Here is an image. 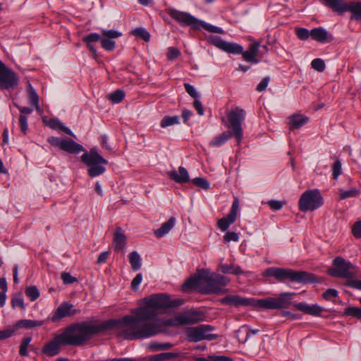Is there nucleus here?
<instances>
[{
    "label": "nucleus",
    "mask_w": 361,
    "mask_h": 361,
    "mask_svg": "<svg viewBox=\"0 0 361 361\" xmlns=\"http://www.w3.org/2000/svg\"><path fill=\"white\" fill-rule=\"evenodd\" d=\"M47 125L52 129H59L71 136H74L71 130L57 119H50Z\"/></svg>",
    "instance_id": "obj_31"
},
{
    "label": "nucleus",
    "mask_w": 361,
    "mask_h": 361,
    "mask_svg": "<svg viewBox=\"0 0 361 361\" xmlns=\"http://www.w3.org/2000/svg\"><path fill=\"white\" fill-rule=\"evenodd\" d=\"M171 345L169 344H158L155 343H151L149 345V348L152 350H164L168 348Z\"/></svg>",
    "instance_id": "obj_61"
},
{
    "label": "nucleus",
    "mask_w": 361,
    "mask_h": 361,
    "mask_svg": "<svg viewBox=\"0 0 361 361\" xmlns=\"http://www.w3.org/2000/svg\"><path fill=\"white\" fill-rule=\"evenodd\" d=\"M312 68L319 72H322L325 69L324 61L321 59H315L311 62Z\"/></svg>",
    "instance_id": "obj_43"
},
{
    "label": "nucleus",
    "mask_w": 361,
    "mask_h": 361,
    "mask_svg": "<svg viewBox=\"0 0 361 361\" xmlns=\"http://www.w3.org/2000/svg\"><path fill=\"white\" fill-rule=\"evenodd\" d=\"M32 341V336H26L23 337L21 340V343L19 348V354L21 356H27V348L30 345V342Z\"/></svg>",
    "instance_id": "obj_36"
},
{
    "label": "nucleus",
    "mask_w": 361,
    "mask_h": 361,
    "mask_svg": "<svg viewBox=\"0 0 361 361\" xmlns=\"http://www.w3.org/2000/svg\"><path fill=\"white\" fill-rule=\"evenodd\" d=\"M323 204V197L317 189L304 192L299 200L298 206L302 212L314 211Z\"/></svg>",
    "instance_id": "obj_7"
},
{
    "label": "nucleus",
    "mask_w": 361,
    "mask_h": 361,
    "mask_svg": "<svg viewBox=\"0 0 361 361\" xmlns=\"http://www.w3.org/2000/svg\"><path fill=\"white\" fill-rule=\"evenodd\" d=\"M281 314L283 317H286L292 320L297 319L300 317L298 314H293L289 311H283Z\"/></svg>",
    "instance_id": "obj_63"
},
{
    "label": "nucleus",
    "mask_w": 361,
    "mask_h": 361,
    "mask_svg": "<svg viewBox=\"0 0 361 361\" xmlns=\"http://www.w3.org/2000/svg\"><path fill=\"white\" fill-rule=\"evenodd\" d=\"M102 33L101 44L102 48L106 51H113L116 45L114 39L121 37V32L115 30H102Z\"/></svg>",
    "instance_id": "obj_14"
},
{
    "label": "nucleus",
    "mask_w": 361,
    "mask_h": 361,
    "mask_svg": "<svg viewBox=\"0 0 361 361\" xmlns=\"http://www.w3.org/2000/svg\"><path fill=\"white\" fill-rule=\"evenodd\" d=\"M269 207L274 210H279L283 207V202L279 200H269L268 202Z\"/></svg>",
    "instance_id": "obj_59"
},
{
    "label": "nucleus",
    "mask_w": 361,
    "mask_h": 361,
    "mask_svg": "<svg viewBox=\"0 0 361 361\" xmlns=\"http://www.w3.org/2000/svg\"><path fill=\"white\" fill-rule=\"evenodd\" d=\"M44 322L31 319H21L18 321L13 326L15 331L18 329H31L42 326Z\"/></svg>",
    "instance_id": "obj_26"
},
{
    "label": "nucleus",
    "mask_w": 361,
    "mask_h": 361,
    "mask_svg": "<svg viewBox=\"0 0 361 361\" xmlns=\"http://www.w3.org/2000/svg\"><path fill=\"white\" fill-rule=\"evenodd\" d=\"M192 183L196 186L204 190H208L210 187L209 183L204 178L197 177L192 180Z\"/></svg>",
    "instance_id": "obj_42"
},
{
    "label": "nucleus",
    "mask_w": 361,
    "mask_h": 361,
    "mask_svg": "<svg viewBox=\"0 0 361 361\" xmlns=\"http://www.w3.org/2000/svg\"><path fill=\"white\" fill-rule=\"evenodd\" d=\"M81 161L88 166L87 174L92 177L99 176L106 171V159L102 157L96 148H92L80 157Z\"/></svg>",
    "instance_id": "obj_6"
},
{
    "label": "nucleus",
    "mask_w": 361,
    "mask_h": 361,
    "mask_svg": "<svg viewBox=\"0 0 361 361\" xmlns=\"http://www.w3.org/2000/svg\"><path fill=\"white\" fill-rule=\"evenodd\" d=\"M167 13L173 20L184 26H190L195 29L197 27V23H199V20L190 13L175 8H169Z\"/></svg>",
    "instance_id": "obj_12"
},
{
    "label": "nucleus",
    "mask_w": 361,
    "mask_h": 361,
    "mask_svg": "<svg viewBox=\"0 0 361 361\" xmlns=\"http://www.w3.org/2000/svg\"><path fill=\"white\" fill-rule=\"evenodd\" d=\"M125 97V93L121 90H117L109 95V99L114 104L121 102Z\"/></svg>",
    "instance_id": "obj_40"
},
{
    "label": "nucleus",
    "mask_w": 361,
    "mask_h": 361,
    "mask_svg": "<svg viewBox=\"0 0 361 361\" xmlns=\"http://www.w3.org/2000/svg\"><path fill=\"white\" fill-rule=\"evenodd\" d=\"M214 328L210 325H200L186 329L187 339L190 342H198L203 340L212 341L218 338L217 334H212Z\"/></svg>",
    "instance_id": "obj_8"
},
{
    "label": "nucleus",
    "mask_w": 361,
    "mask_h": 361,
    "mask_svg": "<svg viewBox=\"0 0 361 361\" xmlns=\"http://www.w3.org/2000/svg\"><path fill=\"white\" fill-rule=\"evenodd\" d=\"M269 82V77L264 78L262 80V81L257 86L256 90L258 92H262V91L265 90L268 86Z\"/></svg>",
    "instance_id": "obj_58"
},
{
    "label": "nucleus",
    "mask_w": 361,
    "mask_h": 361,
    "mask_svg": "<svg viewBox=\"0 0 361 361\" xmlns=\"http://www.w3.org/2000/svg\"><path fill=\"white\" fill-rule=\"evenodd\" d=\"M252 306L260 307L265 310L276 309L275 298L268 297L264 299H252Z\"/></svg>",
    "instance_id": "obj_25"
},
{
    "label": "nucleus",
    "mask_w": 361,
    "mask_h": 361,
    "mask_svg": "<svg viewBox=\"0 0 361 361\" xmlns=\"http://www.w3.org/2000/svg\"><path fill=\"white\" fill-rule=\"evenodd\" d=\"M227 116L232 128L233 135L239 144L243 138L241 126L245 117V111L240 107H234L227 113Z\"/></svg>",
    "instance_id": "obj_9"
},
{
    "label": "nucleus",
    "mask_w": 361,
    "mask_h": 361,
    "mask_svg": "<svg viewBox=\"0 0 361 361\" xmlns=\"http://www.w3.org/2000/svg\"><path fill=\"white\" fill-rule=\"evenodd\" d=\"M129 261L134 271L139 270L141 268V258L137 252L133 251L129 255Z\"/></svg>",
    "instance_id": "obj_34"
},
{
    "label": "nucleus",
    "mask_w": 361,
    "mask_h": 361,
    "mask_svg": "<svg viewBox=\"0 0 361 361\" xmlns=\"http://www.w3.org/2000/svg\"><path fill=\"white\" fill-rule=\"evenodd\" d=\"M169 177L178 183H187L190 180L188 171L183 166L178 167V171H171L167 173Z\"/></svg>",
    "instance_id": "obj_20"
},
{
    "label": "nucleus",
    "mask_w": 361,
    "mask_h": 361,
    "mask_svg": "<svg viewBox=\"0 0 361 361\" xmlns=\"http://www.w3.org/2000/svg\"><path fill=\"white\" fill-rule=\"evenodd\" d=\"M180 55V51L176 47H171L168 49L167 58L170 61H173Z\"/></svg>",
    "instance_id": "obj_45"
},
{
    "label": "nucleus",
    "mask_w": 361,
    "mask_h": 361,
    "mask_svg": "<svg viewBox=\"0 0 361 361\" xmlns=\"http://www.w3.org/2000/svg\"><path fill=\"white\" fill-rule=\"evenodd\" d=\"M47 141L51 145L61 149L63 139L57 137H50L47 139Z\"/></svg>",
    "instance_id": "obj_55"
},
{
    "label": "nucleus",
    "mask_w": 361,
    "mask_h": 361,
    "mask_svg": "<svg viewBox=\"0 0 361 361\" xmlns=\"http://www.w3.org/2000/svg\"><path fill=\"white\" fill-rule=\"evenodd\" d=\"M295 293H282L275 298L276 309H286L289 307Z\"/></svg>",
    "instance_id": "obj_21"
},
{
    "label": "nucleus",
    "mask_w": 361,
    "mask_h": 361,
    "mask_svg": "<svg viewBox=\"0 0 361 361\" xmlns=\"http://www.w3.org/2000/svg\"><path fill=\"white\" fill-rule=\"evenodd\" d=\"M184 87H185V91L192 97L196 99L198 97V94H197L195 88L192 85H191L188 83H185Z\"/></svg>",
    "instance_id": "obj_57"
},
{
    "label": "nucleus",
    "mask_w": 361,
    "mask_h": 361,
    "mask_svg": "<svg viewBox=\"0 0 361 361\" xmlns=\"http://www.w3.org/2000/svg\"><path fill=\"white\" fill-rule=\"evenodd\" d=\"M142 281V274H137L136 276L133 279L131 282V288L133 290H137L138 286L141 283Z\"/></svg>",
    "instance_id": "obj_54"
},
{
    "label": "nucleus",
    "mask_w": 361,
    "mask_h": 361,
    "mask_svg": "<svg viewBox=\"0 0 361 361\" xmlns=\"http://www.w3.org/2000/svg\"><path fill=\"white\" fill-rule=\"evenodd\" d=\"M101 39H102V37L99 34L91 33L90 35L85 36L82 38V40L84 42H87V44H91L92 42H95L99 40L101 41Z\"/></svg>",
    "instance_id": "obj_47"
},
{
    "label": "nucleus",
    "mask_w": 361,
    "mask_h": 361,
    "mask_svg": "<svg viewBox=\"0 0 361 361\" xmlns=\"http://www.w3.org/2000/svg\"><path fill=\"white\" fill-rule=\"evenodd\" d=\"M131 316L122 319H110L99 324L88 322H75L61 329L59 334L66 345L80 346L85 344L94 334L112 329L120 330L125 338L134 340L132 331Z\"/></svg>",
    "instance_id": "obj_2"
},
{
    "label": "nucleus",
    "mask_w": 361,
    "mask_h": 361,
    "mask_svg": "<svg viewBox=\"0 0 361 361\" xmlns=\"http://www.w3.org/2000/svg\"><path fill=\"white\" fill-rule=\"evenodd\" d=\"M108 256H109L108 252H103L100 253V255H99L98 259H97V263L101 264V263L106 262V259L108 258Z\"/></svg>",
    "instance_id": "obj_64"
},
{
    "label": "nucleus",
    "mask_w": 361,
    "mask_h": 361,
    "mask_svg": "<svg viewBox=\"0 0 361 361\" xmlns=\"http://www.w3.org/2000/svg\"><path fill=\"white\" fill-rule=\"evenodd\" d=\"M207 41L209 44L227 53L242 54L243 59L247 62L252 63H257L259 62L257 59V56L258 54L260 44L257 42L250 44L248 49L243 51V47L241 45L236 43L226 42L217 36L210 35L207 37Z\"/></svg>",
    "instance_id": "obj_3"
},
{
    "label": "nucleus",
    "mask_w": 361,
    "mask_h": 361,
    "mask_svg": "<svg viewBox=\"0 0 361 361\" xmlns=\"http://www.w3.org/2000/svg\"><path fill=\"white\" fill-rule=\"evenodd\" d=\"M179 123V118L177 116H164L161 121L160 126L161 128H166L175 124Z\"/></svg>",
    "instance_id": "obj_37"
},
{
    "label": "nucleus",
    "mask_w": 361,
    "mask_h": 361,
    "mask_svg": "<svg viewBox=\"0 0 361 361\" xmlns=\"http://www.w3.org/2000/svg\"><path fill=\"white\" fill-rule=\"evenodd\" d=\"M19 124H20L21 131L23 133L24 135H25L27 133V118L26 116L20 114Z\"/></svg>",
    "instance_id": "obj_50"
},
{
    "label": "nucleus",
    "mask_w": 361,
    "mask_h": 361,
    "mask_svg": "<svg viewBox=\"0 0 361 361\" xmlns=\"http://www.w3.org/2000/svg\"><path fill=\"white\" fill-rule=\"evenodd\" d=\"M202 269H198L197 273L188 279L182 286V290L184 292H188L191 290L197 288L201 283H204L200 272Z\"/></svg>",
    "instance_id": "obj_19"
},
{
    "label": "nucleus",
    "mask_w": 361,
    "mask_h": 361,
    "mask_svg": "<svg viewBox=\"0 0 361 361\" xmlns=\"http://www.w3.org/2000/svg\"><path fill=\"white\" fill-rule=\"evenodd\" d=\"M297 37L302 40L307 39L310 36V32L306 28H297L296 29Z\"/></svg>",
    "instance_id": "obj_48"
},
{
    "label": "nucleus",
    "mask_w": 361,
    "mask_h": 361,
    "mask_svg": "<svg viewBox=\"0 0 361 361\" xmlns=\"http://www.w3.org/2000/svg\"><path fill=\"white\" fill-rule=\"evenodd\" d=\"M61 149L72 154H78L85 150L81 145L76 143L71 139H63Z\"/></svg>",
    "instance_id": "obj_24"
},
{
    "label": "nucleus",
    "mask_w": 361,
    "mask_h": 361,
    "mask_svg": "<svg viewBox=\"0 0 361 361\" xmlns=\"http://www.w3.org/2000/svg\"><path fill=\"white\" fill-rule=\"evenodd\" d=\"M18 83V75L0 61V90H14Z\"/></svg>",
    "instance_id": "obj_10"
},
{
    "label": "nucleus",
    "mask_w": 361,
    "mask_h": 361,
    "mask_svg": "<svg viewBox=\"0 0 361 361\" xmlns=\"http://www.w3.org/2000/svg\"><path fill=\"white\" fill-rule=\"evenodd\" d=\"M200 27L205 29L207 31L212 33H219V34H224V31L219 27L212 25L211 24H209L207 23H205L204 21L200 20L199 23H197V27L195 29H200Z\"/></svg>",
    "instance_id": "obj_35"
},
{
    "label": "nucleus",
    "mask_w": 361,
    "mask_h": 361,
    "mask_svg": "<svg viewBox=\"0 0 361 361\" xmlns=\"http://www.w3.org/2000/svg\"><path fill=\"white\" fill-rule=\"evenodd\" d=\"M293 306L297 310L314 317H320L325 311L323 307L317 304L309 305L306 302H295Z\"/></svg>",
    "instance_id": "obj_16"
},
{
    "label": "nucleus",
    "mask_w": 361,
    "mask_h": 361,
    "mask_svg": "<svg viewBox=\"0 0 361 361\" xmlns=\"http://www.w3.org/2000/svg\"><path fill=\"white\" fill-rule=\"evenodd\" d=\"M238 211L239 201L235 198L232 203L228 214L226 217L221 218L218 221V227L221 231H226L229 226L235 222Z\"/></svg>",
    "instance_id": "obj_13"
},
{
    "label": "nucleus",
    "mask_w": 361,
    "mask_h": 361,
    "mask_svg": "<svg viewBox=\"0 0 361 361\" xmlns=\"http://www.w3.org/2000/svg\"><path fill=\"white\" fill-rule=\"evenodd\" d=\"M264 276L274 277L282 281L289 279L292 282L298 283H307L316 282V276L304 271H295L290 269L270 267L264 270Z\"/></svg>",
    "instance_id": "obj_4"
},
{
    "label": "nucleus",
    "mask_w": 361,
    "mask_h": 361,
    "mask_svg": "<svg viewBox=\"0 0 361 361\" xmlns=\"http://www.w3.org/2000/svg\"><path fill=\"white\" fill-rule=\"evenodd\" d=\"M114 247L118 252L121 251L126 245V237L121 228H118L114 233Z\"/></svg>",
    "instance_id": "obj_27"
},
{
    "label": "nucleus",
    "mask_w": 361,
    "mask_h": 361,
    "mask_svg": "<svg viewBox=\"0 0 361 361\" xmlns=\"http://www.w3.org/2000/svg\"><path fill=\"white\" fill-rule=\"evenodd\" d=\"M221 303L234 307L250 306L252 305V299L242 298L238 295H228L221 299Z\"/></svg>",
    "instance_id": "obj_18"
},
{
    "label": "nucleus",
    "mask_w": 361,
    "mask_h": 361,
    "mask_svg": "<svg viewBox=\"0 0 361 361\" xmlns=\"http://www.w3.org/2000/svg\"><path fill=\"white\" fill-rule=\"evenodd\" d=\"M176 223V218L171 217L166 222L164 223L161 227L154 231V235L158 238H161L167 234L174 226Z\"/></svg>",
    "instance_id": "obj_28"
},
{
    "label": "nucleus",
    "mask_w": 361,
    "mask_h": 361,
    "mask_svg": "<svg viewBox=\"0 0 361 361\" xmlns=\"http://www.w3.org/2000/svg\"><path fill=\"white\" fill-rule=\"evenodd\" d=\"M61 279L65 284H71L78 281L75 277L72 276L67 272H64L61 274Z\"/></svg>",
    "instance_id": "obj_51"
},
{
    "label": "nucleus",
    "mask_w": 361,
    "mask_h": 361,
    "mask_svg": "<svg viewBox=\"0 0 361 361\" xmlns=\"http://www.w3.org/2000/svg\"><path fill=\"white\" fill-rule=\"evenodd\" d=\"M310 36L313 39L322 43L332 39L331 36L322 27L312 29L310 31Z\"/></svg>",
    "instance_id": "obj_22"
},
{
    "label": "nucleus",
    "mask_w": 361,
    "mask_h": 361,
    "mask_svg": "<svg viewBox=\"0 0 361 361\" xmlns=\"http://www.w3.org/2000/svg\"><path fill=\"white\" fill-rule=\"evenodd\" d=\"M11 303H12L13 307H19L22 309L25 308L23 299L20 294H19L18 296L13 297L12 298Z\"/></svg>",
    "instance_id": "obj_49"
},
{
    "label": "nucleus",
    "mask_w": 361,
    "mask_h": 361,
    "mask_svg": "<svg viewBox=\"0 0 361 361\" xmlns=\"http://www.w3.org/2000/svg\"><path fill=\"white\" fill-rule=\"evenodd\" d=\"M176 355L172 353H162L157 355H149L145 358L146 361H164L175 357Z\"/></svg>",
    "instance_id": "obj_33"
},
{
    "label": "nucleus",
    "mask_w": 361,
    "mask_h": 361,
    "mask_svg": "<svg viewBox=\"0 0 361 361\" xmlns=\"http://www.w3.org/2000/svg\"><path fill=\"white\" fill-rule=\"evenodd\" d=\"M332 176L334 179H337L341 174V163L339 160H336L332 166Z\"/></svg>",
    "instance_id": "obj_46"
},
{
    "label": "nucleus",
    "mask_w": 361,
    "mask_h": 361,
    "mask_svg": "<svg viewBox=\"0 0 361 361\" xmlns=\"http://www.w3.org/2000/svg\"><path fill=\"white\" fill-rule=\"evenodd\" d=\"M15 334V328L8 326L4 330H0V341L11 338Z\"/></svg>",
    "instance_id": "obj_44"
},
{
    "label": "nucleus",
    "mask_w": 361,
    "mask_h": 361,
    "mask_svg": "<svg viewBox=\"0 0 361 361\" xmlns=\"http://www.w3.org/2000/svg\"><path fill=\"white\" fill-rule=\"evenodd\" d=\"M145 306L137 309L135 317L131 316L132 331L130 335L134 339L148 338L164 331L165 327L195 324L204 319L200 311H188L167 319H154L158 314L170 307L182 305L183 299L171 300L164 293L153 294L143 299Z\"/></svg>",
    "instance_id": "obj_1"
},
{
    "label": "nucleus",
    "mask_w": 361,
    "mask_h": 361,
    "mask_svg": "<svg viewBox=\"0 0 361 361\" xmlns=\"http://www.w3.org/2000/svg\"><path fill=\"white\" fill-rule=\"evenodd\" d=\"M259 331L257 329L256 330H250L246 326L241 327L238 331H237V337L239 340V341L242 343H245L248 337L252 334V335L256 334Z\"/></svg>",
    "instance_id": "obj_32"
},
{
    "label": "nucleus",
    "mask_w": 361,
    "mask_h": 361,
    "mask_svg": "<svg viewBox=\"0 0 361 361\" xmlns=\"http://www.w3.org/2000/svg\"><path fill=\"white\" fill-rule=\"evenodd\" d=\"M80 310H73V305L63 302L57 309L51 318L52 322H56L66 317L73 316L79 313Z\"/></svg>",
    "instance_id": "obj_17"
},
{
    "label": "nucleus",
    "mask_w": 361,
    "mask_h": 361,
    "mask_svg": "<svg viewBox=\"0 0 361 361\" xmlns=\"http://www.w3.org/2000/svg\"><path fill=\"white\" fill-rule=\"evenodd\" d=\"M202 279L206 286L202 288V292L204 294H223L227 291L224 287L229 282L227 277L211 273L209 269H202L200 272Z\"/></svg>",
    "instance_id": "obj_5"
},
{
    "label": "nucleus",
    "mask_w": 361,
    "mask_h": 361,
    "mask_svg": "<svg viewBox=\"0 0 361 361\" xmlns=\"http://www.w3.org/2000/svg\"><path fill=\"white\" fill-rule=\"evenodd\" d=\"M322 296L325 300H331L333 298L338 296V291L336 289L329 288L323 293Z\"/></svg>",
    "instance_id": "obj_52"
},
{
    "label": "nucleus",
    "mask_w": 361,
    "mask_h": 361,
    "mask_svg": "<svg viewBox=\"0 0 361 361\" xmlns=\"http://www.w3.org/2000/svg\"><path fill=\"white\" fill-rule=\"evenodd\" d=\"M219 269L221 272L224 274H231L233 269V265H227V264H221L219 266Z\"/></svg>",
    "instance_id": "obj_62"
},
{
    "label": "nucleus",
    "mask_w": 361,
    "mask_h": 361,
    "mask_svg": "<svg viewBox=\"0 0 361 361\" xmlns=\"http://www.w3.org/2000/svg\"><path fill=\"white\" fill-rule=\"evenodd\" d=\"M25 293L31 301H35L39 297V290L35 286L27 287Z\"/></svg>",
    "instance_id": "obj_39"
},
{
    "label": "nucleus",
    "mask_w": 361,
    "mask_h": 361,
    "mask_svg": "<svg viewBox=\"0 0 361 361\" xmlns=\"http://www.w3.org/2000/svg\"><path fill=\"white\" fill-rule=\"evenodd\" d=\"M132 32L134 35L141 37L145 42L149 40L150 35L145 28L137 27L133 30Z\"/></svg>",
    "instance_id": "obj_41"
},
{
    "label": "nucleus",
    "mask_w": 361,
    "mask_h": 361,
    "mask_svg": "<svg viewBox=\"0 0 361 361\" xmlns=\"http://www.w3.org/2000/svg\"><path fill=\"white\" fill-rule=\"evenodd\" d=\"M232 136V133L231 132H225L221 134L220 135L214 137L209 143L211 147H219Z\"/></svg>",
    "instance_id": "obj_30"
},
{
    "label": "nucleus",
    "mask_w": 361,
    "mask_h": 361,
    "mask_svg": "<svg viewBox=\"0 0 361 361\" xmlns=\"http://www.w3.org/2000/svg\"><path fill=\"white\" fill-rule=\"evenodd\" d=\"M333 264L334 267L328 271L329 274L331 276L343 279L353 277L352 269H354V267L350 262L345 261L341 257H337L334 259Z\"/></svg>",
    "instance_id": "obj_11"
},
{
    "label": "nucleus",
    "mask_w": 361,
    "mask_h": 361,
    "mask_svg": "<svg viewBox=\"0 0 361 361\" xmlns=\"http://www.w3.org/2000/svg\"><path fill=\"white\" fill-rule=\"evenodd\" d=\"M226 242L234 241L237 242L239 240L238 233L235 232H227L224 236Z\"/></svg>",
    "instance_id": "obj_56"
},
{
    "label": "nucleus",
    "mask_w": 361,
    "mask_h": 361,
    "mask_svg": "<svg viewBox=\"0 0 361 361\" xmlns=\"http://www.w3.org/2000/svg\"><path fill=\"white\" fill-rule=\"evenodd\" d=\"M27 94L30 104L33 106L37 112L41 115L43 111L39 106V96L30 82L27 84Z\"/></svg>",
    "instance_id": "obj_23"
},
{
    "label": "nucleus",
    "mask_w": 361,
    "mask_h": 361,
    "mask_svg": "<svg viewBox=\"0 0 361 361\" xmlns=\"http://www.w3.org/2000/svg\"><path fill=\"white\" fill-rule=\"evenodd\" d=\"M193 106L199 115L202 116L204 114V110L200 100L195 99L193 102Z\"/></svg>",
    "instance_id": "obj_60"
},
{
    "label": "nucleus",
    "mask_w": 361,
    "mask_h": 361,
    "mask_svg": "<svg viewBox=\"0 0 361 361\" xmlns=\"http://www.w3.org/2000/svg\"><path fill=\"white\" fill-rule=\"evenodd\" d=\"M62 345H66L58 333L53 339L44 345L42 352L49 357H53L59 353L61 346Z\"/></svg>",
    "instance_id": "obj_15"
},
{
    "label": "nucleus",
    "mask_w": 361,
    "mask_h": 361,
    "mask_svg": "<svg viewBox=\"0 0 361 361\" xmlns=\"http://www.w3.org/2000/svg\"><path fill=\"white\" fill-rule=\"evenodd\" d=\"M352 233L357 238H361V221L354 224L352 228Z\"/></svg>",
    "instance_id": "obj_53"
},
{
    "label": "nucleus",
    "mask_w": 361,
    "mask_h": 361,
    "mask_svg": "<svg viewBox=\"0 0 361 361\" xmlns=\"http://www.w3.org/2000/svg\"><path fill=\"white\" fill-rule=\"evenodd\" d=\"M308 117L301 114H294L290 117V129H297L308 122Z\"/></svg>",
    "instance_id": "obj_29"
},
{
    "label": "nucleus",
    "mask_w": 361,
    "mask_h": 361,
    "mask_svg": "<svg viewBox=\"0 0 361 361\" xmlns=\"http://www.w3.org/2000/svg\"><path fill=\"white\" fill-rule=\"evenodd\" d=\"M340 200H345L352 197H356L360 194V190L356 188H351L348 190H340Z\"/></svg>",
    "instance_id": "obj_38"
}]
</instances>
